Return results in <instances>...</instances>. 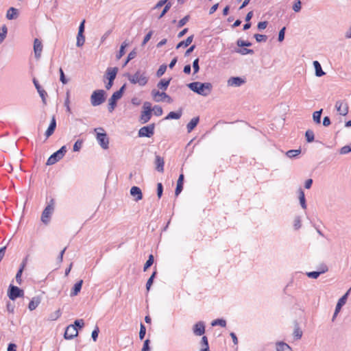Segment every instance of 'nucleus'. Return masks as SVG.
Segmentation results:
<instances>
[{"label": "nucleus", "mask_w": 351, "mask_h": 351, "mask_svg": "<svg viewBox=\"0 0 351 351\" xmlns=\"http://www.w3.org/2000/svg\"><path fill=\"white\" fill-rule=\"evenodd\" d=\"M95 132L97 134L96 138L99 145L104 149H107L109 145V138L102 128H98L95 129Z\"/></svg>", "instance_id": "nucleus-3"}, {"label": "nucleus", "mask_w": 351, "mask_h": 351, "mask_svg": "<svg viewBox=\"0 0 351 351\" xmlns=\"http://www.w3.org/2000/svg\"><path fill=\"white\" fill-rule=\"evenodd\" d=\"M211 325L213 326H220L221 327H225L226 326V322L223 319H217L212 322Z\"/></svg>", "instance_id": "nucleus-38"}, {"label": "nucleus", "mask_w": 351, "mask_h": 351, "mask_svg": "<svg viewBox=\"0 0 351 351\" xmlns=\"http://www.w3.org/2000/svg\"><path fill=\"white\" fill-rule=\"evenodd\" d=\"M293 335L296 339H301V337L302 336V332L298 326L295 327L294 331H293Z\"/></svg>", "instance_id": "nucleus-49"}, {"label": "nucleus", "mask_w": 351, "mask_h": 351, "mask_svg": "<svg viewBox=\"0 0 351 351\" xmlns=\"http://www.w3.org/2000/svg\"><path fill=\"white\" fill-rule=\"evenodd\" d=\"M156 274V271H154L153 274H152V276L148 279V280L146 283V289L147 291H149L150 289V287L153 283V281H154Z\"/></svg>", "instance_id": "nucleus-48"}, {"label": "nucleus", "mask_w": 351, "mask_h": 351, "mask_svg": "<svg viewBox=\"0 0 351 351\" xmlns=\"http://www.w3.org/2000/svg\"><path fill=\"white\" fill-rule=\"evenodd\" d=\"M82 284H83V280H80V281H78L77 282H76L74 285V286L70 293L71 297H73V296L78 295V293L80 292V290L82 289Z\"/></svg>", "instance_id": "nucleus-21"}, {"label": "nucleus", "mask_w": 351, "mask_h": 351, "mask_svg": "<svg viewBox=\"0 0 351 351\" xmlns=\"http://www.w3.org/2000/svg\"><path fill=\"white\" fill-rule=\"evenodd\" d=\"M298 194H299V200H300V204L301 205V207L303 209H306V203L304 192L302 190V189H301V188L299 189Z\"/></svg>", "instance_id": "nucleus-27"}, {"label": "nucleus", "mask_w": 351, "mask_h": 351, "mask_svg": "<svg viewBox=\"0 0 351 351\" xmlns=\"http://www.w3.org/2000/svg\"><path fill=\"white\" fill-rule=\"evenodd\" d=\"M301 154V149H290L286 152V156L289 158H295Z\"/></svg>", "instance_id": "nucleus-31"}, {"label": "nucleus", "mask_w": 351, "mask_h": 351, "mask_svg": "<svg viewBox=\"0 0 351 351\" xmlns=\"http://www.w3.org/2000/svg\"><path fill=\"white\" fill-rule=\"evenodd\" d=\"M181 116H182V111H177V112L171 111L169 113V114L167 116L166 119H178Z\"/></svg>", "instance_id": "nucleus-34"}, {"label": "nucleus", "mask_w": 351, "mask_h": 351, "mask_svg": "<svg viewBox=\"0 0 351 351\" xmlns=\"http://www.w3.org/2000/svg\"><path fill=\"white\" fill-rule=\"evenodd\" d=\"M235 52L240 53L241 55H247V54H253L254 53L253 49H247V48H240L236 49L234 50Z\"/></svg>", "instance_id": "nucleus-33"}, {"label": "nucleus", "mask_w": 351, "mask_h": 351, "mask_svg": "<svg viewBox=\"0 0 351 351\" xmlns=\"http://www.w3.org/2000/svg\"><path fill=\"white\" fill-rule=\"evenodd\" d=\"M167 65L163 64L162 65L160 66L159 69H158V71H156V76L158 77H161L162 75H164V73H165L166 70H167Z\"/></svg>", "instance_id": "nucleus-42"}, {"label": "nucleus", "mask_w": 351, "mask_h": 351, "mask_svg": "<svg viewBox=\"0 0 351 351\" xmlns=\"http://www.w3.org/2000/svg\"><path fill=\"white\" fill-rule=\"evenodd\" d=\"M305 136L306 138V141L308 143L313 142L314 141V132L311 130H308L306 132Z\"/></svg>", "instance_id": "nucleus-41"}, {"label": "nucleus", "mask_w": 351, "mask_h": 351, "mask_svg": "<svg viewBox=\"0 0 351 351\" xmlns=\"http://www.w3.org/2000/svg\"><path fill=\"white\" fill-rule=\"evenodd\" d=\"M277 351H292L291 348L285 342H278L276 343Z\"/></svg>", "instance_id": "nucleus-29"}, {"label": "nucleus", "mask_w": 351, "mask_h": 351, "mask_svg": "<svg viewBox=\"0 0 351 351\" xmlns=\"http://www.w3.org/2000/svg\"><path fill=\"white\" fill-rule=\"evenodd\" d=\"M154 258L152 254H150L149 256V258L147 261H146L145 264L144 265L143 270L145 271L149 267H150L152 264L154 263Z\"/></svg>", "instance_id": "nucleus-39"}, {"label": "nucleus", "mask_w": 351, "mask_h": 351, "mask_svg": "<svg viewBox=\"0 0 351 351\" xmlns=\"http://www.w3.org/2000/svg\"><path fill=\"white\" fill-rule=\"evenodd\" d=\"M193 332L196 336H201L205 332V324L200 321L197 322L193 327Z\"/></svg>", "instance_id": "nucleus-11"}, {"label": "nucleus", "mask_w": 351, "mask_h": 351, "mask_svg": "<svg viewBox=\"0 0 351 351\" xmlns=\"http://www.w3.org/2000/svg\"><path fill=\"white\" fill-rule=\"evenodd\" d=\"M184 175L180 174L177 181V186L175 191L176 196H178L183 189Z\"/></svg>", "instance_id": "nucleus-20"}, {"label": "nucleus", "mask_w": 351, "mask_h": 351, "mask_svg": "<svg viewBox=\"0 0 351 351\" xmlns=\"http://www.w3.org/2000/svg\"><path fill=\"white\" fill-rule=\"evenodd\" d=\"M73 326H75V328H76L77 329V328H82L84 325V322L83 319H76L75 322H74V324H72Z\"/></svg>", "instance_id": "nucleus-54"}, {"label": "nucleus", "mask_w": 351, "mask_h": 351, "mask_svg": "<svg viewBox=\"0 0 351 351\" xmlns=\"http://www.w3.org/2000/svg\"><path fill=\"white\" fill-rule=\"evenodd\" d=\"M54 210V200L51 199L48 205L45 207L41 215V221L47 224L50 220L51 216Z\"/></svg>", "instance_id": "nucleus-4"}, {"label": "nucleus", "mask_w": 351, "mask_h": 351, "mask_svg": "<svg viewBox=\"0 0 351 351\" xmlns=\"http://www.w3.org/2000/svg\"><path fill=\"white\" fill-rule=\"evenodd\" d=\"M199 121V117H193L186 125L187 132H191L198 124Z\"/></svg>", "instance_id": "nucleus-23"}, {"label": "nucleus", "mask_w": 351, "mask_h": 351, "mask_svg": "<svg viewBox=\"0 0 351 351\" xmlns=\"http://www.w3.org/2000/svg\"><path fill=\"white\" fill-rule=\"evenodd\" d=\"M285 30H286V27H282L280 30V32L278 33V38L279 42H282L285 39Z\"/></svg>", "instance_id": "nucleus-58"}, {"label": "nucleus", "mask_w": 351, "mask_h": 351, "mask_svg": "<svg viewBox=\"0 0 351 351\" xmlns=\"http://www.w3.org/2000/svg\"><path fill=\"white\" fill-rule=\"evenodd\" d=\"M267 24H268L267 21L259 22L257 25V28L260 31L263 30L267 27Z\"/></svg>", "instance_id": "nucleus-59"}, {"label": "nucleus", "mask_w": 351, "mask_h": 351, "mask_svg": "<svg viewBox=\"0 0 351 351\" xmlns=\"http://www.w3.org/2000/svg\"><path fill=\"white\" fill-rule=\"evenodd\" d=\"M254 37L258 43L265 42L267 39V36L266 35L259 34H254Z\"/></svg>", "instance_id": "nucleus-43"}, {"label": "nucleus", "mask_w": 351, "mask_h": 351, "mask_svg": "<svg viewBox=\"0 0 351 351\" xmlns=\"http://www.w3.org/2000/svg\"><path fill=\"white\" fill-rule=\"evenodd\" d=\"M155 164H156V169L158 171H159V172L164 171L165 162H164V159L162 157H160V156H156Z\"/></svg>", "instance_id": "nucleus-22"}, {"label": "nucleus", "mask_w": 351, "mask_h": 351, "mask_svg": "<svg viewBox=\"0 0 351 351\" xmlns=\"http://www.w3.org/2000/svg\"><path fill=\"white\" fill-rule=\"evenodd\" d=\"M118 72L117 67H109L106 70V77L108 80L114 81Z\"/></svg>", "instance_id": "nucleus-18"}, {"label": "nucleus", "mask_w": 351, "mask_h": 351, "mask_svg": "<svg viewBox=\"0 0 351 351\" xmlns=\"http://www.w3.org/2000/svg\"><path fill=\"white\" fill-rule=\"evenodd\" d=\"M193 35H191L190 36H189L186 40H182V41H180L176 46V49H179L180 47H188L189 45H191V43L193 42Z\"/></svg>", "instance_id": "nucleus-28"}, {"label": "nucleus", "mask_w": 351, "mask_h": 351, "mask_svg": "<svg viewBox=\"0 0 351 351\" xmlns=\"http://www.w3.org/2000/svg\"><path fill=\"white\" fill-rule=\"evenodd\" d=\"M171 80V78L169 80L162 79L157 84L158 88L166 90L170 84Z\"/></svg>", "instance_id": "nucleus-30"}, {"label": "nucleus", "mask_w": 351, "mask_h": 351, "mask_svg": "<svg viewBox=\"0 0 351 351\" xmlns=\"http://www.w3.org/2000/svg\"><path fill=\"white\" fill-rule=\"evenodd\" d=\"M106 97V93L104 90H96L90 96V103L93 106H99L105 101Z\"/></svg>", "instance_id": "nucleus-2"}, {"label": "nucleus", "mask_w": 351, "mask_h": 351, "mask_svg": "<svg viewBox=\"0 0 351 351\" xmlns=\"http://www.w3.org/2000/svg\"><path fill=\"white\" fill-rule=\"evenodd\" d=\"M146 334V328L143 323H141L140 325V331H139V339L143 340Z\"/></svg>", "instance_id": "nucleus-44"}, {"label": "nucleus", "mask_w": 351, "mask_h": 351, "mask_svg": "<svg viewBox=\"0 0 351 351\" xmlns=\"http://www.w3.org/2000/svg\"><path fill=\"white\" fill-rule=\"evenodd\" d=\"M301 217L300 216H297L295 217L293 221V227L295 230H298L301 228Z\"/></svg>", "instance_id": "nucleus-46"}, {"label": "nucleus", "mask_w": 351, "mask_h": 351, "mask_svg": "<svg viewBox=\"0 0 351 351\" xmlns=\"http://www.w3.org/2000/svg\"><path fill=\"white\" fill-rule=\"evenodd\" d=\"M40 304V300L38 299L33 298L29 303L28 308L30 311H33L36 308V307Z\"/></svg>", "instance_id": "nucleus-35"}, {"label": "nucleus", "mask_w": 351, "mask_h": 351, "mask_svg": "<svg viewBox=\"0 0 351 351\" xmlns=\"http://www.w3.org/2000/svg\"><path fill=\"white\" fill-rule=\"evenodd\" d=\"M7 32V27L5 25H3L2 27L0 29V44H1L4 39L5 38Z\"/></svg>", "instance_id": "nucleus-37"}, {"label": "nucleus", "mask_w": 351, "mask_h": 351, "mask_svg": "<svg viewBox=\"0 0 351 351\" xmlns=\"http://www.w3.org/2000/svg\"><path fill=\"white\" fill-rule=\"evenodd\" d=\"M188 87L194 93L202 96L209 95L213 90V85L210 82H194L189 84Z\"/></svg>", "instance_id": "nucleus-1"}, {"label": "nucleus", "mask_w": 351, "mask_h": 351, "mask_svg": "<svg viewBox=\"0 0 351 351\" xmlns=\"http://www.w3.org/2000/svg\"><path fill=\"white\" fill-rule=\"evenodd\" d=\"M77 329L75 328V326L71 324L66 328L64 337L66 339H72L77 337Z\"/></svg>", "instance_id": "nucleus-10"}, {"label": "nucleus", "mask_w": 351, "mask_h": 351, "mask_svg": "<svg viewBox=\"0 0 351 351\" xmlns=\"http://www.w3.org/2000/svg\"><path fill=\"white\" fill-rule=\"evenodd\" d=\"M130 194L134 197V200L138 202L143 198V194L141 190L138 186H132L130 189Z\"/></svg>", "instance_id": "nucleus-16"}, {"label": "nucleus", "mask_w": 351, "mask_h": 351, "mask_svg": "<svg viewBox=\"0 0 351 351\" xmlns=\"http://www.w3.org/2000/svg\"><path fill=\"white\" fill-rule=\"evenodd\" d=\"M163 192V186L162 183H158L157 184V195L158 198H160Z\"/></svg>", "instance_id": "nucleus-60"}, {"label": "nucleus", "mask_w": 351, "mask_h": 351, "mask_svg": "<svg viewBox=\"0 0 351 351\" xmlns=\"http://www.w3.org/2000/svg\"><path fill=\"white\" fill-rule=\"evenodd\" d=\"M323 111H314L313 114V121L316 123H321V116Z\"/></svg>", "instance_id": "nucleus-40"}, {"label": "nucleus", "mask_w": 351, "mask_h": 351, "mask_svg": "<svg viewBox=\"0 0 351 351\" xmlns=\"http://www.w3.org/2000/svg\"><path fill=\"white\" fill-rule=\"evenodd\" d=\"M60 72V80L63 84H66L68 83V80L66 78L64 71L62 68L59 69Z\"/></svg>", "instance_id": "nucleus-51"}, {"label": "nucleus", "mask_w": 351, "mask_h": 351, "mask_svg": "<svg viewBox=\"0 0 351 351\" xmlns=\"http://www.w3.org/2000/svg\"><path fill=\"white\" fill-rule=\"evenodd\" d=\"M170 7H171V4L170 3H167V4L165 5V6L163 8L161 14L159 16V19L162 18L169 11V10L170 9Z\"/></svg>", "instance_id": "nucleus-62"}, {"label": "nucleus", "mask_w": 351, "mask_h": 351, "mask_svg": "<svg viewBox=\"0 0 351 351\" xmlns=\"http://www.w3.org/2000/svg\"><path fill=\"white\" fill-rule=\"evenodd\" d=\"M56 128V119L55 116H53L50 122V124L45 132V136L47 138L51 136Z\"/></svg>", "instance_id": "nucleus-14"}, {"label": "nucleus", "mask_w": 351, "mask_h": 351, "mask_svg": "<svg viewBox=\"0 0 351 351\" xmlns=\"http://www.w3.org/2000/svg\"><path fill=\"white\" fill-rule=\"evenodd\" d=\"M82 143H83L82 141H81V140H77V141L75 143V144H74V145H73V151H74V152H78V151H80V149H81V147H82Z\"/></svg>", "instance_id": "nucleus-55"}, {"label": "nucleus", "mask_w": 351, "mask_h": 351, "mask_svg": "<svg viewBox=\"0 0 351 351\" xmlns=\"http://www.w3.org/2000/svg\"><path fill=\"white\" fill-rule=\"evenodd\" d=\"M62 158V156H60V154H58V152H54L53 154H51L49 158H48L46 165H52L57 162H58Z\"/></svg>", "instance_id": "nucleus-17"}, {"label": "nucleus", "mask_w": 351, "mask_h": 351, "mask_svg": "<svg viewBox=\"0 0 351 351\" xmlns=\"http://www.w3.org/2000/svg\"><path fill=\"white\" fill-rule=\"evenodd\" d=\"M129 80L132 84H138L140 86H145L147 83V77L140 71L136 72L134 75L129 77Z\"/></svg>", "instance_id": "nucleus-7"}, {"label": "nucleus", "mask_w": 351, "mask_h": 351, "mask_svg": "<svg viewBox=\"0 0 351 351\" xmlns=\"http://www.w3.org/2000/svg\"><path fill=\"white\" fill-rule=\"evenodd\" d=\"M189 19V16H185L184 18L180 19L178 22V27H182V26H184L188 22Z\"/></svg>", "instance_id": "nucleus-56"}, {"label": "nucleus", "mask_w": 351, "mask_h": 351, "mask_svg": "<svg viewBox=\"0 0 351 351\" xmlns=\"http://www.w3.org/2000/svg\"><path fill=\"white\" fill-rule=\"evenodd\" d=\"M99 332V329L98 326H95V329L93 330L91 337L94 341H96L98 337V335Z\"/></svg>", "instance_id": "nucleus-53"}, {"label": "nucleus", "mask_w": 351, "mask_h": 351, "mask_svg": "<svg viewBox=\"0 0 351 351\" xmlns=\"http://www.w3.org/2000/svg\"><path fill=\"white\" fill-rule=\"evenodd\" d=\"M349 152H351V149L350 148V145H346L341 147L340 150V154H346Z\"/></svg>", "instance_id": "nucleus-61"}, {"label": "nucleus", "mask_w": 351, "mask_h": 351, "mask_svg": "<svg viewBox=\"0 0 351 351\" xmlns=\"http://www.w3.org/2000/svg\"><path fill=\"white\" fill-rule=\"evenodd\" d=\"M321 274V272H319L318 271H309L306 273V276L308 278L317 279Z\"/></svg>", "instance_id": "nucleus-50"}, {"label": "nucleus", "mask_w": 351, "mask_h": 351, "mask_svg": "<svg viewBox=\"0 0 351 351\" xmlns=\"http://www.w3.org/2000/svg\"><path fill=\"white\" fill-rule=\"evenodd\" d=\"M34 84L39 93L40 97L42 98V100L45 102V97L47 96V92L41 87V86L39 84L38 80L36 79L33 80Z\"/></svg>", "instance_id": "nucleus-19"}, {"label": "nucleus", "mask_w": 351, "mask_h": 351, "mask_svg": "<svg viewBox=\"0 0 351 351\" xmlns=\"http://www.w3.org/2000/svg\"><path fill=\"white\" fill-rule=\"evenodd\" d=\"M34 51L35 57L36 58H39L41 56V53L43 51V45H42L41 41L38 38L34 39Z\"/></svg>", "instance_id": "nucleus-13"}, {"label": "nucleus", "mask_w": 351, "mask_h": 351, "mask_svg": "<svg viewBox=\"0 0 351 351\" xmlns=\"http://www.w3.org/2000/svg\"><path fill=\"white\" fill-rule=\"evenodd\" d=\"M85 43V36H84V34H77V42L76 45L77 47H82L84 45Z\"/></svg>", "instance_id": "nucleus-36"}, {"label": "nucleus", "mask_w": 351, "mask_h": 351, "mask_svg": "<svg viewBox=\"0 0 351 351\" xmlns=\"http://www.w3.org/2000/svg\"><path fill=\"white\" fill-rule=\"evenodd\" d=\"M245 83V80L241 77H231L228 80L229 86L239 87Z\"/></svg>", "instance_id": "nucleus-12"}, {"label": "nucleus", "mask_w": 351, "mask_h": 351, "mask_svg": "<svg viewBox=\"0 0 351 351\" xmlns=\"http://www.w3.org/2000/svg\"><path fill=\"white\" fill-rule=\"evenodd\" d=\"M199 58H196L194 60L193 62V73H197L199 70Z\"/></svg>", "instance_id": "nucleus-52"}, {"label": "nucleus", "mask_w": 351, "mask_h": 351, "mask_svg": "<svg viewBox=\"0 0 351 351\" xmlns=\"http://www.w3.org/2000/svg\"><path fill=\"white\" fill-rule=\"evenodd\" d=\"M18 16V10L14 8H10L7 11L6 17L9 20H12Z\"/></svg>", "instance_id": "nucleus-26"}, {"label": "nucleus", "mask_w": 351, "mask_h": 351, "mask_svg": "<svg viewBox=\"0 0 351 351\" xmlns=\"http://www.w3.org/2000/svg\"><path fill=\"white\" fill-rule=\"evenodd\" d=\"M328 268L327 265L325 264H322L319 266L318 271L321 272V274L326 273V271H328Z\"/></svg>", "instance_id": "nucleus-64"}, {"label": "nucleus", "mask_w": 351, "mask_h": 351, "mask_svg": "<svg viewBox=\"0 0 351 351\" xmlns=\"http://www.w3.org/2000/svg\"><path fill=\"white\" fill-rule=\"evenodd\" d=\"M128 43H127L126 40L122 43L120 47V49L118 53L116 55V58L117 60H119L125 54V49L126 47H128Z\"/></svg>", "instance_id": "nucleus-32"}, {"label": "nucleus", "mask_w": 351, "mask_h": 351, "mask_svg": "<svg viewBox=\"0 0 351 351\" xmlns=\"http://www.w3.org/2000/svg\"><path fill=\"white\" fill-rule=\"evenodd\" d=\"M125 85H123L119 90L114 92L108 100V109L114 110L117 101L122 97Z\"/></svg>", "instance_id": "nucleus-5"}, {"label": "nucleus", "mask_w": 351, "mask_h": 351, "mask_svg": "<svg viewBox=\"0 0 351 351\" xmlns=\"http://www.w3.org/2000/svg\"><path fill=\"white\" fill-rule=\"evenodd\" d=\"M23 267H24V265H23L21 266V267L19 269V271H17L16 275V281L19 285H21V282H22L21 275L23 273Z\"/></svg>", "instance_id": "nucleus-47"}, {"label": "nucleus", "mask_w": 351, "mask_h": 351, "mask_svg": "<svg viewBox=\"0 0 351 351\" xmlns=\"http://www.w3.org/2000/svg\"><path fill=\"white\" fill-rule=\"evenodd\" d=\"M302 2L300 0H295L293 3V10L295 12H298L301 10V8H302Z\"/></svg>", "instance_id": "nucleus-45"}, {"label": "nucleus", "mask_w": 351, "mask_h": 351, "mask_svg": "<svg viewBox=\"0 0 351 351\" xmlns=\"http://www.w3.org/2000/svg\"><path fill=\"white\" fill-rule=\"evenodd\" d=\"M8 295L11 300H15L18 298L23 297L24 291L18 287L10 285L9 286Z\"/></svg>", "instance_id": "nucleus-8"}, {"label": "nucleus", "mask_w": 351, "mask_h": 351, "mask_svg": "<svg viewBox=\"0 0 351 351\" xmlns=\"http://www.w3.org/2000/svg\"><path fill=\"white\" fill-rule=\"evenodd\" d=\"M153 34L152 31H149L144 37L143 40L142 42V46H144L151 38Z\"/></svg>", "instance_id": "nucleus-57"}, {"label": "nucleus", "mask_w": 351, "mask_h": 351, "mask_svg": "<svg viewBox=\"0 0 351 351\" xmlns=\"http://www.w3.org/2000/svg\"><path fill=\"white\" fill-rule=\"evenodd\" d=\"M149 343H150L149 339H146L144 341L142 351H149L150 350Z\"/></svg>", "instance_id": "nucleus-63"}, {"label": "nucleus", "mask_w": 351, "mask_h": 351, "mask_svg": "<svg viewBox=\"0 0 351 351\" xmlns=\"http://www.w3.org/2000/svg\"><path fill=\"white\" fill-rule=\"evenodd\" d=\"M154 133V124H150L147 126L142 127L139 130L138 135L139 137L150 138Z\"/></svg>", "instance_id": "nucleus-9"}, {"label": "nucleus", "mask_w": 351, "mask_h": 351, "mask_svg": "<svg viewBox=\"0 0 351 351\" xmlns=\"http://www.w3.org/2000/svg\"><path fill=\"white\" fill-rule=\"evenodd\" d=\"M313 66L315 70V75L317 77H322L325 75V72L322 70V66L318 61H313Z\"/></svg>", "instance_id": "nucleus-24"}, {"label": "nucleus", "mask_w": 351, "mask_h": 351, "mask_svg": "<svg viewBox=\"0 0 351 351\" xmlns=\"http://www.w3.org/2000/svg\"><path fill=\"white\" fill-rule=\"evenodd\" d=\"M152 95L154 99L157 102L163 101L169 104L172 102L171 97L165 92H160L159 90L154 89L152 91Z\"/></svg>", "instance_id": "nucleus-6"}, {"label": "nucleus", "mask_w": 351, "mask_h": 351, "mask_svg": "<svg viewBox=\"0 0 351 351\" xmlns=\"http://www.w3.org/2000/svg\"><path fill=\"white\" fill-rule=\"evenodd\" d=\"M152 115V111H143V113L141 114L140 117V121L141 123H145L148 122Z\"/></svg>", "instance_id": "nucleus-25"}, {"label": "nucleus", "mask_w": 351, "mask_h": 351, "mask_svg": "<svg viewBox=\"0 0 351 351\" xmlns=\"http://www.w3.org/2000/svg\"><path fill=\"white\" fill-rule=\"evenodd\" d=\"M350 291V289L348 290L341 298L339 299L335 307V314H338L341 307L346 304Z\"/></svg>", "instance_id": "nucleus-15"}]
</instances>
